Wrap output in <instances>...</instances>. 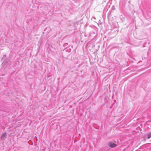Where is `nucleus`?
<instances>
[{
  "label": "nucleus",
  "instance_id": "nucleus-2",
  "mask_svg": "<svg viewBox=\"0 0 151 151\" xmlns=\"http://www.w3.org/2000/svg\"><path fill=\"white\" fill-rule=\"evenodd\" d=\"M147 139H149L151 137V132H150L147 134Z\"/></svg>",
  "mask_w": 151,
  "mask_h": 151
},
{
  "label": "nucleus",
  "instance_id": "nucleus-1",
  "mask_svg": "<svg viewBox=\"0 0 151 151\" xmlns=\"http://www.w3.org/2000/svg\"><path fill=\"white\" fill-rule=\"evenodd\" d=\"M108 145L111 148L114 147L116 146V145L112 141H110L109 142Z\"/></svg>",
  "mask_w": 151,
  "mask_h": 151
},
{
  "label": "nucleus",
  "instance_id": "nucleus-3",
  "mask_svg": "<svg viewBox=\"0 0 151 151\" xmlns=\"http://www.w3.org/2000/svg\"><path fill=\"white\" fill-rule=\"evenodd\" d=\"M6 132L3 133L2 135L1 136V137L2 138L3 137H5L6 136Z\"/></svg>",
  "mask_w": 151,
  "mask_h": 151
},
{
  "label": "nucleus",
  "instance_id": "nucleus-4",
  "mask_svg": "<svg viewBox=\"0 0 151 151\" xmlns=\"http://www.w3.org/2000/svg\"><path fill=\"white\" fill-rule=\"evenodd\" d=\"M68 44L67 43H65L63 45V46L64 47H66L67 46Z\"/></svg>",
  "mask_w": 151,
  "mask_h": 151
}]
</instances>
